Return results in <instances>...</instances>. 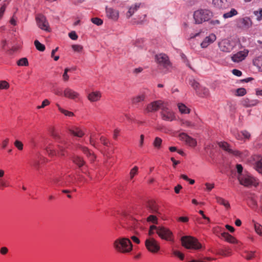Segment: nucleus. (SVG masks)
Wrapping results in <instances>:
<instances>
[{
	"instance_id": "obj_31",
	"label": "nucleus",
	"mask_w": 262,
	"mask_h": 262,
	"mask_svg": "<svg viewBox=\"0 0 262 262\" xmlns=\"http://www.w3.org/2000/svg\"><path fill=\"white\" fill-rule=\"evenodd\" d=\"M253 65L262 72V56L254 58L253 60Z\"/></svg>"
},
{
	"instance_id": "obj_55",
	"label": "nucleus",
	"mask_w": 262,
	"mask_h": 262,
	"mask_svg": "<svg viewBox=\"0 0 262 262\" xmlns=\"http://www.w3.org/2000/svg\"><path fill=\"white\" fill-rule=\"evenodd\" d=\"M10 185L8 182L2 179H0V189H3L5 187H8Z\"/></svg>"
},
{
	"instance_id": "obj_63",
	"label": "nucleus",
	"mask_w": 262,
	"mask_h": 262,
	"mask_svg": "<svg viewBox=\"0 0 262 262\" xmlns=\"http://www.w3.org/2000/svg\"><path fill=\"white\" fill-rule=\"evenodd\" d=\"M232 73L233 75L238 77L242 76V72L241 71L237 69H233L232 71Z\"/></svg>"
},
{
	"instance_id": "obj_41",
	"label": "nucleus",
	"mask_w": 262,
	"mask_h": 262,
	"mask_svg": "<svg viewBox=\"0 0 262 262\" xmlns=\"http://www.w3.org/2000/svg\"><path fill=\"white\" fill-rule=\"evenodd\" d=\"M18 66H28L29 62L27 58H21L17 61Z\"/></svg>"
},
{
	"instance_id": "obj_64",
	"label": "nucleus",
	"mask_w": 262,
	"mask_h": 262,
	"mask_svg": "<svg viewBox=\"0 0 262 262\" xmlns=\"http://www.w3.org/2000/svg\"><path fill=\"white\" fill-rule=\"evenodd\" d=\"M132 240L135 243L139 244L140 243V241L139 238L135 235L132 236L130 237Z\"/></svg>"
},
{
	"instance_id": "obj_3",
	"label": "nucleus",
	"mask_w": 262,
	"mask_h": 262,
	"mask_svg": "<svg viewBox=\"0 0 262 262\" xmlns=\"http://www.w3.org/2000/svg\"><path fill=\"white\" fill-rule=\"evenodd\" d=\"M213 16V13L208 9H200L194 11L193 18L195 24H202L209 20Z\"/></svg>"
},
{
	"instance_id": "obj_8",
	"label": "nucleus",
	"mask_w": 262,
	"mask_h": 262,
	"mask_svg": "<svg viewBox=\"0 0 262 262\" xmlns=\"http://www.w3.org/2000/svg\"><path fill=\"white\" fill-rule=\"evenodd\" d=\"M218 46L221 51L229 53L232 51L235 46L234 42L227 39H222L218 42Z\"/></svg>"
},
{
	"instance_id": "obj_61",
	"label": "nucleus",
	"mask_w": 262,
	"mask_h": 262,
	"mask_svg": "<svg viewBox=\"0 0 262 262\" xmlns=\"http://www.w3.org/2000/svg\"><path fill=\"white\" fill-rule=\"evenodd\" d=\"M50 104V101L48 99L44 100L40 106H38L37 108L40 109L45 107L46 106Z\"/></svg>"
},
{
	"instance_id": "obj_35",
	"label": "nucleus",
	"mask_w": 262,
	"mask_h": 262,
	"mask_svg": "<svg viewBox=\"0 0 262 262\" xmlns=\"http://www.w3.org/2000/svg\"><path fill=\"white\" fill-rule=\"evenodd\" d=\"M178 107L179 111L182 114H189L190 113V109L188 108L185 104L182 103L178 104Z\"/></svg>"
},
{
	"instance_id": "obj_14",
	"label": "nucleus",
	"mask_w": 262,
	"mask_h": 262,
	"mask_svg": "<svg viewBox=\"0 0 262 262\" xmlns=\"http://www.w3.org/2000/svg\"><path fill=\"white\" fill-rule=\"evenodd\" d=\"M179 138L181 141H184L187 145L190 147H194L197 144L196 140L190 137L186 133H182L180 134Z\"/></svg>"
},
{
	"instance_id": "obj_30",
	"label": "nucleus",
	"mask_w": 262,
	"mask_h": 262,
	"mask_svg": "<svg viewBox=\"0 0 262 262\" xmlns=\"http://www.w3.org/2000/svg\"><path fill=\"white\" fill-rule=\"evenodd\" d=\"M215 199L218 204L223 205L226 209H228L230 208V204L228 201L220 196H216Z\"/></svg>"
},
{
	"instance_id": "obj_34",
	"label": "nucleus",
	"mask_w": 262,
	"mask_h": 262,
	"mask_svg": "<svg viewBox=\"0 0 262 262\" xmlns=\"http://www.w3.org/2000/svg\"><path fill=\"white\" fill-rule=\"evenodd\" d=\"M238 14L237 11L234 8H232L229 12L225 13L223 17L224 19H227L231 18L234 16Z\"/></svg>"
},
{
	"instance_id": "obj_45",
	"label": "nucleus",
	"mask_w": 262,
	"mask_h": 262,
	"mask_svg": "<svg viewBox=\"0 0 262 262\" xmlns=\"http://www.w3.org/2000/svg\"><path fill=\"white\" fill-rule=\"evenodd\" d=\"M10 85L8 82L5 80L0 81V90L8 89Z\"/></svg>"
},
{
	"instance_id": "obj_12",
	"label": "nucleus",
	"mask_w": 262,
	"mask_h": 262,
	"mask_svg": "<svg viewBox=\"0 0 262 262\" xmlns=\"http://www.w3.org/2000/svg\"><path fill=\"white\" fill-rule=\"evenodd\" d=\"M161 115L162 119L167 121H172L176 118L173 112L164 106L162 107Z\"/></svg>"
},
{
	"instance_id": "obj_56",
	"label": "nucleus",
	"mask_w": 262,
	"mask_h": 262,
	"mask_svg": "<svg viewBox=\"0 0 262 262\" xmlns=\"http://www.w3.org/2000/svg\"><path fill=\"white\" fill-rule=\"evenodd\" d=\"M173 254L178 257L179 258H180V259L181 260H183L184 258V254L183 253H182L181 252H180V251H177V250H173Z\"/></svg>"
},
{
	"instance_id": "obj_42",
	"label": "nucleus",
	"mask_w": 262,
	"mask_h": 262,
	"mask_svg": "<svg viewBox=\"0 0 262 262\" xmlns=\"http://www.w3.org/2000/svg\"><path fill=\"white\" fill-rule=\"evenodd\" d=\"M253 14L256 17V19L258 21H260L262 19V9L260 8L258 10L254 11Z\"/></svg>"
},
{
	"instance_id": "obj_37",
	"label": "nucleus",
	"mask_w": 262,
	"mask_h": 262,
	"mask_svg": "<svg viewBox=\"0 0 262 262\" xmlns=\"http://www.w3.org/2000/svg\"><path fill=\"white\" fill-rule=\"evenodd\" d=\"M250 137V134L246 130L242 131L240 133L238 134V136H236V138L238 140L242 139L243 138L249 139Z\"/></svg>"
},
{
	"instance_id": "obj_32",
	"label": "nucleus",
	"mask_w": 262,
	"mask_h": 262,
	"mask_svg": "<svg viewBox=\"0 0 262 262\" xmlns=\"http://www.w3.org/2000/svg\"><path fill=\"white\" fill-rule=\"evenodd\" d=\"M222 236L224 237L226 241L230 243H235L237 242L236 239L232 235L227 232H223L222 233Z\"/></svg>"
},
{
	"instance_id": "obj_1",
	"label": "nucleus",
	"mask_w": 262,
	"mask_h": 262,
	"mask_svg": "<svg viewBox=\"0 0 262 262\" xmlns=\"http://www.w3.org/2000/svg\"><path fill=\"white\" fill-rule=\"evenodd\" d=\"M52 136L56 140V142L58 143V151L54 149L52 146H50L46 148V151L51 157L56 155L57 152H60L61 156H64V149L68 147V143L67 142L62 139H61L60 136L57 132H53L51 133Z\"/></svg>"
},
{
	"instance_id": "obj_9",
	"label": "nucleus",
	"mask_w": 262,
	"mask_h": 262,
	"mask_svg": "<svg viewBox=\"0 0 262 262\" xmlns=\"http://www.w3.org/2000/svg\"><path fill=\"white\" fill-rule=\"evenodd\" d=\"M156 60L158 64L164 69H168L171 67V63L167 55L160 53L156 55Z\"/></svg>"
},
{
	"instance_id": "obj_11",
	"label": "nucleus",
	"mask_w": 262,
	"mask_h": 262,
	"mask_svg": "<svg viewBox=\"0 0 262 262\" xmlns=\"http://www.w3.org/2000/svg\"><path fill=\"white\" fill-rule=\"evenodd\" d=\"M252 21L249 17L239 18L237 20V26L243 29H248L252 26Z\"/></svg>"
},
{
	"instance_id": "obj_29",
	"label": "nucleus",
	"mask_w": 262,
	"mask_h": 262,
	"mask_svg": "<svg viewBox=\"0 0 262 262\" xmlns=\"http://www.w3.org/2000/svg\"><path fill=\"white\" fill-rule=\"evenodd\" d=\"M197 95L202 97H207L209 95L208 89L203 86H200L198 90H196Z\"/></svg>"
},
{
	"instance_id": "obj_13",
	"label": "nucleus",
	"mask_w": 262,
	"mask_h": 262,
	"mask_svg": "<svg viewBox=\"0 0 262 262\" xmlns=\"http://www.w3.org/2000/svg\"><path fill=\"white\" fill-rule=\"evenodd\" d=\"M146 207L149 212L154 214H161V209L158 204L154 200L149 201L147 204Z\"/></svg>"
},
{
	"instance_id": "obj_27",
	"label": "nucleus",
	"mask_w": 262,
	"mask_h": 262,
	"mask_svg": "<svg viewBox=\"0 0 262 262\" xmlns=\"http://www.w3.org/2000/svg\"><path fill=\"white\" fill-rule=\"evenodd\" d=\"M101 97V93L100 92L96 91L90 93L88 98L91 102H96L100 100Z\"/></svg>"
},
{
	"instance_id": "obj_17",
	"label": "nucleus",
	"mask_w": 262,
	"mask_h": 262,
	"mask_svg": "<svg viewBox=\"0 0 262 262\" xmlns=\"http://www.w3.org/2000/svg\"><path fill=\"white\" fill-rule=\"evenodd\" d=\"M216 39V36L214 33H210L205 37L201 43V47L202 48H206L210 45L212 44Z\"/></svg>"
},
{
	"instance_id": "obj_49",
	"label": "nucleus",
	"mask_w": 262,
	"mask_h": 262,
	"mask_svg": "<svg viewBox=\"0 0 262 262\" xmlns=\"http://www.w3.org/2000/svg\"><path fill=\"white\" fill-rule=\"evenodd\" d=\"M254 227L256 233L260 235H262V226L256 223L254 224Z\"/></svg>"
},
{
	"instance_id": "obj_52",
	"label": "nucleus",
	"mask_w": 262,
	"mask_h": 262,
	"mask_svg": "<svg viewBox=\"0 0 262 262\" xmlns=\"http://www.w3.org/2000/svg\"><path fill=\"white\" fill-rule=\"evenodd\" d=\"M255 251L246 252L247 255L245 256V258L247 260L252 259L255 257Z\"/></svg>"
},
{
	"instance_id": "obj_19",
	"label": "nucleus",
	"mask_w": 262,
	"mask_h": 262,
	"mask_svg": "<svg viewBox=\"0 0 262 262\" xmlns=\"http://www.w3.org/2000/svg\"><path fill=\"white\" fill-rule=\"evenodd\" d=\"M213 5L219 9H226L231 4L230 0H212Z\"/></svg>"
},
{
	"instance_id": "obj_39",
	"label": "nucleus",
	"mask_w": 262,
	"mask_h": 262,
	"mask_svg": "<svg viewBox=\"0 0 262 262\" xmlns=\"http://www.w3.org/2000/svg\"><path fill=\"white\" fill-rule=\"evenodd\" d=\"M162 143V140L159 137H156L154 142L153 145L157 149H160Z\"/></svg>"
},
{
	"instance_id": "obj_18",
	"label": "nucleus",
	"mask_w": 262,
	"mask_h": 262,
	"mask_svg": "<svg viewBox=\"0 0 262 262\" xmlns=\"http://www.w3.org/2000/svg\"><path fill=\"white\" fill-rule=\"evenodd\" d=\"M127 228L130 230L136 231L138 229H142L141 222L134 219H129L127 223Z\"/></svg>"
},
{
	"instance_id": "obj_46",
	"label": "nucleus",
	"mask_w": 262,
	"mask_h": 262,
	"mask_svg": "<svg viewBox=\"0 0 262 262\" xmlns=\"http://www.w3.org/2000/svg\"><path fill=\"white\" fill-rule=\"evenodd\" d=\"M147 221L148 222L152 223L154 224H157L158 223V219L156 215L152 214V215H150L147 218Z\"/></svg>"
},
{
	"instance_id": "obj_38",
	"label": "nucleus",
	"mask_w": 262,
	"mask_h": 262,
	"mask_svg": "<svg viewBox=\"0 0 262 262\" xmlns=\"http://www.w3.org/2000/svg\"><path fill=\"white\" fill-rule=\"evenodd\" d=\"M189 84L195 90H198V89L201 86L199 83L194 79H189Z\"/></svg>"
},
{
	"instance_id": "obj_2",
	"label": "nucleus",
	"mask_w": 262,
	"mask_h": 262,
	"mask_svg": "<svg viewBox=\"0 0 262 262\" xmlns=\"http://www.w3.org/2000/svg\"><path fill=\"white\" fill-rule=\"evenodd\" d=\"M114 249L122 253L130 252L133 249L132 244L128 238L119 237L113 243Z\"/></svg>"
},
{
	"instance_id": "obj_59",
	"label": "nucleus",
	"mask_w": 262,
	"mask_h": 262,
	"mask_svg": "<svg viewBox=\"0 0 262 262\" xmlns=\"http://www.w3.org/2000/svg\"><path fill=\"white\" fill-rule=\"evenodd\" d=\"M7 7V4H4L0 8V20L3 16L4 13L6 10V8Z\"/></svg>"
},
{
	"instance_id": "obj_54",
	"label": "nucleus",
	"mask_w": 262,
	"mask_h": 262,
	"mask_svg": "<svg viewBox=\"0 0 262 262\" xmlns=\"http://www.w3.org/2000/svg\"><path fill=\"white\" fill-rule=\"evenodd\" d=\"M72 48L74 51L78 52H81L83 49L82 46H81V45H72Z\"/></svg>"
},
{
	"instance_id": "obj_22",
	"label": "nucleus",
	"mask_w": 262,
	"mask_h": 262,
	"mask_svg": "<svg viewBox=\"0 0 262 262\" xmlns=\"http://www.w3.org/2000/svg\"><path fill=\"white\" fill-rule=\"evenodd\" d=\"M106 15L113 20H117L119 17V11L111 8L106 7Z\"/></svg>"
},
{
	"instance_id": "obj_50",
	"label": "nucleus",
	"mask_w": 262,
	"mask_h": 262,
	"mask_svg": "<svg viewBox=\"0 0 262 262\" xmlns=\"http://www.w3.org/2000/svg\"><path fill=\"white\" fill-rule=\"evenodd\" d=\"M14 146L19 150H21L23 149V143L18 140H16L14 143Z\"/></svg>"
},
{
	"instance_id": "obj_28",
	"label": "nucleus",
	"mask_w": 262,
	"mask_h": 262,
	"mask_svg": "<svg viewBox=\"0 0 262 262\" xmlns=\"http://www.w3.org/2000/svg\"><path fill=\"white\" fill-rule=\"evenodd\" d=\"M69 132L72 135L78 137H82L84 134L82 130L78 127L70 128Z\"/></svg>"
},
{
	"instance_id": "obj_60",
	"label": "nucleus",
	"mask_w": 262,
	"mask_h": 262,
	"mask_svg": "<svg viewBox=\"0 0 262 262\" xmlns=\"http://www.w3.org/2000/svg\"><path fill=\"white\" fill-rule=\"evenodd\" d=\"M69 36L72 40H76L78 38V35L75 31H72L69 33Z\"/></svg>"
},
{
	"instance_id": "obj_51",
	"label": "nucleus",
	"mask_w": 262,
	"mask_h": 262,
	"mask_svg": "<svg viewBox=\"0 0 262 262\" xmlns=\"http://www.w3.org/2000/svg\"><path fill=\"white\" fill-rule=\"evenodd\" d=\"M59 111L66 116L71 117L74 116L73 113L59 107Z\"/></svg>"
},
{
	"instance_id": "obj_20",
	"label": "nucleus",
	"mask_w": 262,
	"mask_h": 262,
	"mask_svg": "<svg viewBox=\"0 0 262 262\" xmlns=\"http://www.w3.org/2000/svg\"><path fill=\"white\" fill-rule=\"evenodd\" d=\"M219 146L224 150L227 151L228 153L235 155L239 156L240 154L239 151L237 150H233L230 148V145L226 142H220L218 143Z\"/></svg>"
},
{
	"instance_id": "obj_24",
	"label": "nucleus",
	"mask_w": 262,
	"mask_h": 262,
	"mask_svg": "<svg viewBox=\"0 0 262 262\" xmlns=\"http://www.w3.org/2000/svg\"><path fill=\"white\" fill-rule=\"evenodd\" d=\"M64 96L68 98L75 99L78 97L79 94L70 88H67L64 91Z\"/></svg>"
},
{
	"instance_id": "obj_40",
	"label": "nucleus",
	"mask_w": 262,
	"mask_h": 262,
	"mask_svg": "<svg viewBox=\"0 0 262 262\" xmlns=\"http://www.w3.org/2000/svg\"><path fill=\"white\" fill-rule=\"evenodd\" d=\"M34 45L36 49L39 51H44L45 50V46L41 43L38 40L34 41Z\"/></svg>"
},
{
	"instance_id": "obj_25",
	"label": "nucleus",
	"mask_w": 262,
	"mask_h": 262,
	"mask_svg": "<svg viewBox=\"0 0 262 262\" xmlns=\"http://www.w3.org/2000/svg\"><path fill=\"white\" fill-rule=\"evenodd\" d=\"M71 160L74 164L78 166L79 168H80L82 166L85 165V162L83 160V158L79 156L74 155L71 158Z\"/></svg>"
},
{
	"instance_id": "obj_5",
	"label": "nucleus",
	"mask_w": 262,
	"mask_h": 262,
	"mask_svg": "<svg viewBox=\"0 0 262 262\" xmlns=\"http://www.w3.org/2000/svg\"><path fill=\"white\" fill-rule=\"evenodd\" d=\"M238 179L240 184L246 187H256L258 184V180L249 175H239Z\"/></svg>"
},
{
	"instance_id": "obj_57",
	"label": "nucleus",
	"mask_w": 262,
	"mask_h": 262,
	"mask_svg": "<svg viewBox=\"0 0 262 262\" xmlns=\"http://www.w3.org/2000/svg\"><path fill=\"white\" fill-rule=\"evenodd\" d=\"M249 206L252 209H255L257 207V202L253 199H251L249 202Z\"/></svg>"
},
{
	"instance_id": "obj_36",
	"label": "nucleus",
	"mask_w": 262,
	"mask_h": 262,
	"mask_svg": "<svg viewBox=\"0 0 262 262\" xmlns=\"http://www.w3.org/2000/svg\"><path fill=\"white\" fill-rule=\"evenodd\" d=\"M255 169L262 174V157H259L255 162L254 166Z\"/></svg>"
},
{
	"instance_id": "obj_10",
	"label": "nucleus",
	"mask_w": 262,
	"mask_h": 262,
	"mask_svg": "<svg viewBox=\"0 0 262 262\" xmlns=\"http://www.w3.org/2000/svg\"><path fill=\"white\" fill-rule=\"evenodd\" d=\"M36 20L39 28L46 31H50L49 23L44 15L41 14H38L36 17Z\"/></svg>"
},
{
	"instance_id": "obj_15",
	"label": "nucleus",
	"mask_w": 262,
	"mask_h": 262,
	"mask_svg": "<svg viewBox=\"0 0 262 262\" xmlns=\"http://www.w3.org/2000/svg\"><path fill=\"white\" fill-rule=\"evenodd\" d=\"M248 50L245 49L243 51H239L231 56V60L234 62L238 63L241 62L245 59L248 56Z\"/></svg>"
},
{
	"instance_id": "obj_7",
	"label": "nucleus",
	"mask_w": 262,
	"mask_h": 262,
	"mask_svg": "<svg viewBox=\"0 0 262 262\" xmlns=\"http://www.w3.org/2000/svg\"><path fill=\"white\" fill-rule=\"evenodd\" d=\"M145 246L148 251L153 253H157L160 249V244L153 237L147 238Z\"/></svg>"
},
{
	"instance_id": "obj_47",
	"label": "nucleus",
	"mask_w": 262,
	"mask_h": 262,
	"mask_svg": "<svg viewBox=\"0 0 262 262\" xmlns=\"http://www.w3.org/2000/svg\"><path fill=\"white\" fill-rule=\"evenodd\" d=\"M138 167L136 166H134L130 171L129 176L130 178L132 179L138 173Z\"/></svg>"
},
{
	"instance_id": "obj_53",
	"label": "nucleus",
	"mask_w": 262,
	"mask_h": 262,
	"mask_svg": "<svg viewBox=\"0 0 262 262\" xmlns=\"http://www.w3.org/2000/svg\"><path fill=\"white\" fill-rule=\"evenodd\" d=\"M100 140L102 144H103L105 146H109L110 142L109 141L104 137L101 136L100 138Z\"/></svg>"
},
{
	"instance_id": "obj_6",
	"label": "nucleus",
	"mask_w": 262,
	"mask_h": 262,
	"mask_svg": "<svg viewBox=\"0 0 262 262\" xmlns=\"http://www.w3.org/2000/svg\"><path fill=\"white\" fill-rule=\"evenodd\" d=\"M158 235L162 239L166 241H169L173 243L174 236L171 231L169 229L161 226L160 228L158 230Z\"/></svg>"
},
{
	"instance_id": "obj_4",
	"label": "nucleus",
	"mask_w": 262,
	"mask_h": 262,
	"mask_svg": "<svg viewBox=\"0 0 262 262\" xmlns=\"http://www.w3.org/2000/svg\"><path fill=\"white\" fill-rule=\"evenodd\" d=\"M182 245L186 249L198 250L202 247L198 239L188 236H184L181 239Z\"/></svg>"
},
{
	"instance_id": "obj_26",
	"label": "nucleus",
	"mask_w": 262,
	"mask_h": 262,
	"mask_svg": "<svg viewBox=\"0 0 262 262\" xmlns=\"http://www.w3.org/2000/svg\"><path fill=\"white\" fill-rule=\"evenodd\" d=\"M241 103L243 106L249 107L256 105L258 103V101L256 100H251L247 98H245L242 99Z\"/></svg>"
},
{
	"instance_id": "obj_43",
	"label": "nucleus",
	"mask_w": 262,
	"mask_h": 262,
	"mask_svg": "<svg viewBox=\"0 0 262 262\" xmlns=\"http://www.w3.org/2000/svg\"><path fill=\"white\" fill-rule=\"evenodd\" d=\"M51 182L57 186H63V183L61 182L60 178L59 177H55L51 180Z\"/></svg>"
},
{
	"instance_id": "obj_23",
	"label": "nucleus",
	"mask_w": 262,
	"mask_h": 262,
	"mask_svg": "<svg viewBox=\"0 0 262 262\" xmlns=\"http://www.w3.org/2000/svg\"><path fill=\"white\" fill-rule=\"evenodd\" d=\"M141 5V3H137L129 7L126 14V17L130 18L140 8Z\"/></svg>"
},
{
	"instance_id": "obj_62",
	"label": "nucleus",
	"mask_w": 262,
	"mask_h": 262,
	"mask_svg": "<svg viewBox=\"0 0 262 262\" xmlns=\"http://www.w3.org/2000/svg\"><path fill=\"white\" fill-rule=\"evenodd\" d=\"M205 186H206V190L208 191H211L214 187V184L212 183H205Z\"/></svg>"
},
{
	"instance_id": "obj_44",
	"label": "nucleus",
	"mask_w": 262,
	"mask_h": 262,
	"mask_svg": "<svg viewBox=\"0 0 262 262\" xmlns=\"http://www.w3.org/2000/svg\"><path fill=\"white\" fill-rule=\"evenodd\" d=\"M247 93L246 90L244 88H239L236 91L235 95L237 96H243Z\"/></svg>"
},
{
	"instance_id": "obj_48",
	"label": "nucleus",
	"mask_w": 262,
	"mask_h": 262,
	"mask_svg": "<svg viewBox=\"0 0 262 262\" xmlns=\"http://www.w3.org/2000/svg\"><path fill=\"white\" fill-rule=\"evenodd\" d=\"M91 21L93 24L97 26L101 25L103 24V20L98 17H94L91 18Z\"/></svg>"
},
{
	"instance_id": "obj_33",
	"label": "nucleus",
	"mask_w": 262,
	"mask_h": 262,
	"mask_svg": "<svg viewBox=\"0 0 262 262\" xmlns=\"http://www.w3.org/2000/svg\"><path fill=\"white\" fill-rule=\"evenodd\" d=\"M145 98V95L142 94L138 95V96L134 97L132 99V101L133 104L137 105L139 103H140L142 101H143L144 100Z\"/></svg>"
},
{
	"instance_id": "obj_16",
	"label": "nucleus",
	"mask_w": 262,
	"mask_h": 262,
	"mask_svg": "<svg viewBox=\"0 0 262 262\" xmlns=\"http://www.w3.org/2000/svg\"><path fill=\"white\" fill-rule=\"evenodd\" d=\"M163 103L161 100H157L151 102L147 105L146 111L147 112H154L157 111L159 109L161 108L163 106Z\"/></svg>"
},
{
	"instance_id": "obj_58",
	"label": "nucleus",
	"mask_w": 262,
	"mask_h": 262,
	"mask_svg": "<svg viewBox=\"0 0 262 262\" xmlns=\"http://www.w3.org/2000/svg\"><path fill=\"white\" fill-rule=\"evenodd\" d=\"M182 124L186 126L187 127H193L194 126V124L192 123V122L188 121V120H183L182 121Z\"/></svg>"
},
{
	"instance_id": "obj_21",
	"label": "nucleus",
	"mask_w": 262,
	"mask_h": 262,
	"mask_svg": "<svg viewBox=\"0 0 262 262\" xmlns=\"http://www.w3.org/2000/svg\"><path fill=\"white\" fill-rule=\"evenodd\" d=\"M77 147L81 149L82 152L86 155L88 158L91 162L95 161L96 159V156L94 154V153L91 152L88 147L83 146L80 144H78L77 145Z\"/></svg>"
}]
</instances>
